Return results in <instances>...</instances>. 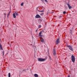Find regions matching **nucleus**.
Masks as SVG:
<instances>
[{"label":"nucleus","instance_id":"1","mask_svg":"<svg viewBox=\"0 0 77 77\" xmlns=\"http://www.w3.org/2000/svg\"><path fill=\"white\" fill-rule=\"evenodd\" d=\"M44 60H45V59L42 58H38V61H39V62H43Z\"/></svg>","mask_w":77,"mask_h":77},{"label":"nucleus","instance_id":"2","mask_svg":"<svg viewBox=\"0 0 77 77\" xmlns=\"http://www.w3.org/2000/svg\"><path fill=\"white\" fill-rule=\"evenodd\" d=\"M72 61L73 62H75V57H74V56L73 55L72 56Z\"/></svg>","mask_w":77,"mask_h":77},{"label":"nucleus","instance_id":"3","mask_svg":"<svg viewBox=\"0 0 77 77\" xmlns=\"http://www.w3.org/2000/svg\"><path fill=\"white\" fill-rule=\"evenodd\" d=\"M67 47H68V48H69V49L71 51H73V49H72V48L71 46H68Z\"/></svg>","mask_w":77,"mask_h":77},{"label":"nucleus","instance_id":"4","mask_svg":"<svg viewBox=\"0 0 77 77\" xmlns=\"http://www.w3.org/2000/svg\"><path fill=\"white\" fill-rule=\"evenodd\" d=\"M35 18H41V16H40V15L38 14H37L35 16Z\"/></svg>","mask_w":77,"mask_h":77},{"label":"nucleus","instance_id":"5","mask_svg":"<svg viewBox=\"0 0 77 77\" xmlns=\"http://www.w3.org/2000/svg\"><path fill=\"white\" fill-rule=\"evenodd\" d=\"M42 31H41L40 32L39 34V36H40V37H42V35H41V34H42Z\"/></svg>","mask_w":77,"mask_h":77},{"label":"nucleus","instance_id":"6","mask_svg":"<svg viewBox=\"0 0 77 77\" xmlns=\"http://www.w3.org/2000/svg\"><path fill=\"white\" fill-rule=\"evenodd\" d=\"M57 44H58L60 42L59 41V38L57 39L56 40Z\"/></svg>","mask_w":77,"mask_h":77},{"label":"nucleus","instance_id":"7","mask_svg":"<svg viewBox=\"0 0 77 77\" xmlns=\"http://www.w3.org/2000/svg\"><path fill=\"white\" fill-rule=\"evenodd\" d=\"M53 54L54 55H56V51H55V49L53 50Z\"/></svg>","mask_w":77,"mask_h":77},{"label":"nucleus","instance_id":"8","mask_svg":"<svg viewBox=\"0 0 77 77\" xmlns=\"http://www.w3.org/2000/svg\"><path fill=\"white\" fill-rule=\"evenodd\" d=\"M67 5H68L69 8V9H71V8H71V6L70 5H69V4H68Z\"/></svg>","mask_w":77,"mask_h":77},{"label":"nucleus","instance_id":"9","mask_svg":"<svg viewBox=\"0 0 77 77\" xmlns=\"http://www.w3.org/2000/svg\"><path fill=\"white\" fill-rule=\"evenodd\" d=\"M41 42H44V39L41 38Z\"/></svg>","mask_w":77,"mask_h":77},{"label":"nucleus","instance_id":"10","mask_svg":"<svg viewBox=\"0 0 77 77\" xmlns=\"http://www.w3.org/2000/svg\"><path fill=\"white\" fill-rule=\"evenodd\" d=\"M34 75L35 77H38V75L36 74H34Z\"/></svg>","mask_w":77,"mask_h":77},{"label":"nucleus","instance_id":"11","mask_svg":"<svg viewBox=\"0 0 77 77\" xmlns=\"http://www.w3.org/2000/svg\"><path fill=\"white\" fill-rule=\"evenodd\" d=\"M13 17L14 18L16 17V16H15V14L14 13L13 14Z\"/></svg>","mask_w":77,"mask_h":77},{"label":"nucleus","instance_id":"12","mask_svg":"<svg viewBox=\"0 0 77 77\" xmlns=\"http://www.w3.org/2000/svg\"><path fill=\"white\" fill-rule=\"evenodd\" d=\"M44 15V13H42L40 14V15H41V16H43V15Z\"/></svg>","mask_w":77,"mask_h":77},{"label":"nucleus","instance_id":"13","mask_svg":"<svg viewBox=\"0 0 77 77\" xmlns=\"http://www.w3.org/2000/svg\"><path fill=\"white\" fill-rule=\"evenodd\" d=\"M0 48L1 49V50H3V48H2V45H0Z\"/></svg>","mask_w":77,"mask_h":77},{"label":"nucleus","instance_id":"14","mask_svg":"<svg viewBox=\"0 0 77 77\" xmlns=\"http://www.w3.org/2000/svg\"><path fill=\"white\" fill-rule=\"evenodd\" d=\"M15 15H16V16H18V13H16Z\"/></svg>","mask_w":77,"mask_h":77},{"label":"nucleus","instance_id":"15","mask_svg":"<svg viewBox=\"0 0 77 77\" xmlns=\"http://www.w3.org/2000/svg\"><path fill=\"white\" fill-rule=\"evenodd\" d=\"M8 77H11V73H8Z\"/></svg>","mask_w":77,"mask_h":77},{"label":"nucleus","instance_id":"16","mask_svg":"<svg viewBox=\"0 0 77 77\" xmlns=\"http://www.w3.org/2000/svg\"><path fill=\"white\" fill-rule=\"evenodd\" d=\"M24 4V3L23 2H22L21 4V5L22 6H23V4Z\"/></svg>","mask_w":77,"mask_h":77},{"label":"nucleus","instance_id":"17","mask_svg":"<svg viewBox=\"0 0 77 77\" xmlns=\"http://www.w3.org/2000/svg\"><path fill=\"white\" fill-rule=\"evenodd\" d=\"M40 12H44V10L42 11H40Z\"/></svg>","mask_w":77,"mask_h":77},{"label":"nucleus","instance_id":"18","mask_svg":"<svg viewBox=\"0 0 77 77\" xmlns=\"http://www.w3.org/2000/svg\"><path fill=\"white\" fill-rule=\"evenodd\" d=\"M11 13V12H9L8 13V16H9V14H10V13Z\"/></svg>","mask_w":77,"mask_h":77},{"label":"nucleus","instance_id":"19","mask_svg":"<svg viewBox=\"0 0 77 77\" xmlns=\"http://www.w3.org/2000/svg\"><path fill=\"white\" fill-rule=\"evenodd\" d=\"M66 13V11H64L63 12V14H65Z\"/></svg>","mask_w":77,"mask_h":77},{"label":"nucleus","instance_id":"20","mask_svg":"<svg viewBox=\"0 0 77 77\" xmlns=\"http://www.w3.org/2000/svg\"><path fill=\"white\" fill-rule=\"evenodd\" d=\"M45 2H47V0H44Z\"/></svg>","mask_w":77,"mask_h":77},{"label":"nucleus","instance_id":"21","mask_svg":"<svg viewBox=\"0 0 77 77\" xmlns=\"http://www.w3.org/2000/svg\"><path fill=\"white\" fill-rule=\"evenodd\" d=\"M4 14L5 15V16H6V13H4Z\"/></svg>","mask_w":77,"mask_h":77},{"label":"nucleus","instance_id":"22","mask_svg":"<svg viewBox=\"0 0 77 77\" xmlns=\"http://www.w3.org/2000/svg\"><path fill=\"white\" fill-rule=\"evenodd\" d=\"M36 32H38V29L36 30Z\"/></svg>","mask_w":77,"mask_h":77},{"label":"nucleus","instance_id":"23","mask_svg":"<svg viewBox=\"0 0 77 77\" xmlns=\"http://www.w3.org/2000/svg\"><path fill=\"white\" fill-rule=\"evenodd\" d=\"M39 26H40V28H41V26L39 25Z\"/></svg>","mask_w":77,"mask_h":77},{"label":"nucleus","instance_id":"24","mask_svg":"<svg viewBox=\"0 0 77 77\" xmlns=\"http://www.w3.org/2000/svg\"><path fill=\"white\" fill-rule=\"evenodd\" d=\"M68 77H70V76H69V75H68Z\"/></svg>","mask_w":77,"mask_h":77},{"label":"nucleus","instance_id":"25","mask_svg":"<svg viewBox=\"0 0 77 77\" xmlns=\"http://www.w3.org/2000/svg\"><path fill=\"white\" fill-rule=\"evenodd\" d=\"M4 53H5V52H4V51H3V53L4 54Z\"/></svg>","mask_w":77,"mask_h":77},{"label":"nucleus","instance_id":"26","mask_svg":"<svg viewBox=\"0 0 77 77\" xmlns=\"http://www.w3.org/2000/svg\"><path fill=\"white\" fill-rule=\"evenodd\" d=\"M3 56H4V54H3Z\"/></svg>","mask_w":77,"mask_h":77},{"label":"nucleus","instance_id":"27","mask_svg":"<svg viewBox=\"0 0 77 77\" xmlns=\"http://www.w3.org/2000/svg\"><path fill=\"white\" fill-rule=\"evenodd\" d=\"M23 71H25V70L24 69L23 70Z\"/></svg>","mask_w":77,"mask_h":77},{"label":"nucleus","instance_id":"28","mask_svg":"<svg viewBox=\"0 0 77 77\" xmlns=\"http://www.w3.org/2000/svg\"><path fill=\"white\" fill-rule=\"evenodd\" d=\"M0 41H1V39L0 38Z\"/></svg>","mask_w":77,"mask_h":77}]
</instances>
